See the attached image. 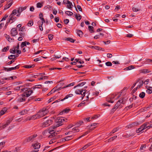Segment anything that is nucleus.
I'll list each match as a JSON object with an SVG mask.
<instances>
[{"label": "nucleus", "instance_id": "a18cd8bd", "mask_svg": "<svg viewBox=\"0 0 152 152\" xmlns=\"http://www.w3.org/2000/svg\"><path fill=\"white\" fill-rule=\"evenodd\" d=\"M9 49V46H7L4 47V48L2 50V51L3 52H6Z\"/></svg>", "mask_w": 152, "mask_h": 152}, {"label": "nucleus", "instance_id": "0eeeda50", "mask_svg": "<svg viewBox=\"0 0 152 152\" xmlns=\"http://www.w3.org/2000/svg\"><path fill=\"white\" fill-rule=\"evenodd\" d=\"M32 146L34 149L36 150H33L31 152H37L39 151V150L38 149L40 148V143L37 142L33 144L32 145Z\"/></svg>", "mask_w": 152, "mask_h": 152}, {"label": "nucleus", "instance_id": "5fc2aeb1", "mask_svg": "<svg viewBox=\"0 0 152 152\" xmlns=\"http://www.w3.org/2000/svg\"><path fill=\"white\" fill-rule=\"evenodd\" d=\"M118 130V128H116L114 129L111 132V133H114L116 132Z\"/></svg>", "mask_w": 152, "mask_h": 152}, {"label": "nucleus", "instance_id": "6e6552de", "mask_svg": "<svg viewBox=\"0 0 152 152\" xmlns=\"http://www.w3.org/2000/svg\"><path fill=\"white\" fill-rule=\"evenodd\" d=\"M52 121H53L51 120H47L42 124V127H45L49 126L52 124Z\"/></svg>", "mask_w": 152, "mask_h": 152}, {"label": "nucleus", "instance_id": "39448f33", "mask_svg": "<svg viewBox=\"0 0 152 152\" xmlns=\"http://www.w3.org/2000/svg\"><path fill=\"white\" fill-rule=\"evenodd\" d=\"M37 136V134H34L33 135L27 137L25 138L24 140V142H29L31 141L34 140V139Z\"/></svg>", "mask_w": 152, "mask_h": 152}, {"label": "nucleus", "instance_id": "4c0bfd02", "mask_svg": "<svg viewBox=\"0 0 152 152\" xmlns=\"http://www.w3.org/2000/svg\"><path fill=\"white\" fill-rule=\"evenodd\" d=\"M13 118H9L7 121V122H6V124L7 125H9L10 123L12 122V121L13 120Z\"/></svg>", "mask_w": 152, "mask_h": 152}, {"label": "nucleus", "instance_id": "69168bd1", "mask_svg": "<svg viewBox=\"0 0 152 152\" xmlns=\"http://www.w3.org/2000/svg\"><path fill=\"white\" fill-rule=\"evenodd\" d=\"M64 141V138H62L61 139L58 140V143H61Z\"/></svg>", "mask_w": 152, "mask_h": 152}, {"label": "nucleus", "instance_id": "338daca9", "mask_svg": "<svg viewBox=\"0 0 152 152\" xmlns=\"http://www.w3.org/2000/svg\"><path fill=\"white\" fill-rule=\"evenodd\" d=\"M42 6V4L41 3L39 2L37 4V8H40Z\"/></svg>", "mask_w": 152, "mask_h": 152}, {"label": "nucleus", "instance_id": "ddd939ff", "mask_svg": "<svg viewBox=\"0 0 152 152\" xmlns=\"http://www.w3.org/2000/svg\"><path fill=\"white\" fill-rule=\"evenodd\" d=\"M117 94L115 93L114 94H111L110 95L108 96V98H110V100H107V101L109 102H110L111 103H113L114 102L113 101H112L111 99H114L115 96H116L117 95Z\"/></svg>", "mask_w": 152, "mask_h": 152}, {"label": "nucleus", "instance_id": "4468645a", "mask_svg": "<svg viewBox=\"0 0 152 152\" xmlns=\"http://www.w3.org/2000/svg\"><path fill=\"white\" fill-rule=\"evenodd\" d=\"M72 96H73V95L72 94H68L66 96H65V97L63 99H58V102H60V101H63L64 100L68 98L69 97H72Z\"/></svg>", "mask_w": 152, "mask_h": 152}, {"label": "nucleus", "instance_id": "9b49d317", "mask_svg": "<svg viewBox=\"0 0 152 152\" xmlns=\"http://www.w3.org/2000/svg\"><path fill=\"white\" fill-rule=\"evenodd\" d=\"M64 83L62 80L58 82V91L60 90L61 89L64 88H63V87L64 86Z\"/></svg>", "mask_w": 152, "mask_h": 152}, {"label": "nucleus", "instance_id": "e2e57ef3", "mask_svg": "<svg viewBox=\"0 0 152 152\" xmlns=\"http://www.w3.org/2000/svg\"><path fill=\"white\" fill-rule=\"evenodd\" d=\"M139 124V123L137 122H134L132 123V125H133V126H137Z\"/></svg>", "mask_w": 152, "mask_h": 152}, {"label": "nucleus", "instance_id": "bf43d9fd", "mask_svg": "<svg viewBox=\"0 0 152 152\" xmlns=\"http://www.w3.org/2000/svg\"><path fill=\"white\" fill-rule=\"evenodd\" d=\"M8 58L9 59H13L15 58V56L14 55H11L8 56Z\"/></svg>", "mask_w": 152, "mask_h": 152}, {"label": "nucleus", "instance_id": "4d7b16f0", "mask_svg": "<svg viewBox=\"0 0 152 152\" xmlns=\"http://www.w3.org/2000/svg\"><path fill=\"white\" fill-rule=\"evenodd\" d=\"M33 24V22L31 21H30L28 23L27 25L28 26H32Z\"/></svg>", "mask_w": 152, "mask_h": 152}, {"label": "nucleus", "instance_id": "8fccbe9b", "mask_svg": "<svg viewBox=\"0 0 152 152\" xmlns=\"http://www.w3.org/2000/svg\"><path fill=\"white\" fill-rule=\"evenodd\" d=\"M65 13L67 15L69 16H71L73 14V13L72 12L69 11H66V12Z\"/></svg>", "mask_w": 152, "mask_h": 152}, {"label": "nucleus", "instance_id": "aec40b11", "mask_svg": "<svg viewBox=\"0 0 152 152\" xmlns=\"http://www.w3.org/2000/svg\"><path fill=\"white\" fill-rule=\"evenodd\" d=\"M134 66L131 65L129 66L128 67H127L124 69V70H131L132 69H134Z\"/></svg>", "mask_w": 152, "mask_h": 152}, {"label": "nucleus", "instance_id": "423d86ee", "mask_svg": "<svg viewBox=\"0 0 152 152\" xmlns=\"http://www.w3.org/2000/svg\"><path fill=\"white\" fill-rule=\"evenodd\" d=\"M65 119L67 120L66 119H65L63 117H58V127L63 124Z\"/></svg>", "mask_w": 152, "mask_h": 152}, {"label": "nucleus", "instance_id": "dca6fc26", "mask_svg": "<svg viewBox=\"0 0 152 152\" xmlns=\"http://www.w3.org/2000/svg\"><path fill=\"white\" fill-rule=\"evenodd\" d=\"M27 8L26 6H25L24 7H20L18 9V10H17V12L18 13H21L23 11L25 10Z\"/></svg>", "mask_w": 152, "mask_h": 152}, {"label": "nucleus", "instance_id": "473e14b6", "mask_svg": "<svg viewBox=\"0 0 152 152\" xmlns=\"http://www.w3.org/2000/svg\"><path fill=\"white\" fill-rule=\"evenodd\" d=\"M65 40H67V41H69L70 42L72 43L74 42L75 41V40H74L73 39L71 38L70 37L66 38Z\"/></svg>", "mask_w": 152, "mask_h": 152}, {"label": "nucleus", "instance_id": "2eb2a0df", "mask_svg": "<svg viewBox=\"0 0 152 152\" xmlns=\"http://www.w3.org/2000/svg\"><path fill=\"white\" fill-rule=\"evenodd\" d=\"M29 90H28L26 92V97H28L32 93H33V89H31L30 88H29V89H28Z\"/></svg>", "mask_w": 152, "mask_h": 152}, {"label": "nucleus", "instance_id": "79ce46f5", "mask_svg": "<svg viewBox=\"0 0 152 152\" xmlns=\"http://www.w3.org/2000/svg\"><path fill=\"white\" fill-rule=\"evenodd\" d=\"M93 27L91 26H88V29L90 31L91 33H93L94 32V31L93 30Z\"/></svg>", "mask_w": 152, "mask_h": 152}, {"label": "nucleus", "instance_id": "7ed1b4c3", "mask_svg": "<svg viewBox=\"0 0 152 152\" xmlns=\"http://www.w3.org/2000/svg\"><path fill=\"white\" fill-rule=\"evenodd\" d=\"M48 112L49 111L47 108H43L40 110L37 113L39 118H40L46 115Z\"/></svg>", "mask_w": 152, "mask_h": 152}, {"label": "nucleus", "instance_id": "7c9ffc66", "mask_svg": "<svg viewBox=\"0 0 152 152\" xmlns=\"http://www.w3.org/2000/svg\"><path fill=\"white\" fill-rule=\"evenodd\" d=\"M42 87V85H35V86L31 88V89H33V90H34L35 88H41Z\"/></svg>", "mask_w": 152, "mask_h": 152}, {"label": "nucleus", "instance_id": "680f3d73", "mask_svg": "<svg viewBox=\"0 0 152 152\" xmlns=\"http://www.w3.org/2000/svg\"><path fill=\"white\" fill-rule=\"evenodd\" d=\"M132 10H133V11L134 12H137L140 10V9H138L136 8L135 7H133L132 8Z\"/></svg>", "mask_w": 152, "mask_h": 152}, {"label": "nucleus", "instance_id": "b1692460", "mask_svg": "<svg viewBox=\"0 0 152 152\" xmlns=\"http://www.w3.org/2000/svg\"><path fill=\"white\" fill-rule=\"evenodd\" d=\"M28 110H24L19 112V114L21 115H24L27 113Z\"/></svg>", "mask_w": 152, "mask_h": 152}, {"label": "nucleus", "instance_id": "0e129e2a", "mask_svg": "<svg viewBox=\"0 0 152 152\" xmlns=\"http://www.w3.org/2000/svg\"><path fill=\"white\" fill-rule=\"evenodd\" d=\"M23 87V86H17L15 88V90H20V88H22Z\"/></svg>", "mask_w": 152, "mask_h": 152}, {"label": "nucleus", "instance_id": "052dcab7", "mask_svg": "<svg viewBox=\"0 0 152 152\" xmlns=\"http://www.w3.org/2000/svg\"><path fill=\"white\" fill-rule=\"evenodd\" d=\"M48 37L49 40H51L53 38V35L51 34H49L48 35Z\"/></svg>", "mask_w": 152, "mask_h": 152}, {"label": "nucleus", "instance_id": "bb28decb", "mask_svg": "<svg viewBox=\"0 0 152 152\" xmlns=\"http://www.w3.org/2000/svg\"><path fill=\"white\" fill-rule=\"evenodd\" d=\"M123 137H124L126 138H129L131 136H132V137L133 136V135L130 133H129L128 134H124L123 135Z\"/></svg>", "mask_w": 152, "mask_h": 152}, {"label": "nucleus", "instance_id": "774afa93", "mask_svg": "<svg viewBox=\"0 0 152 152\" xmlns=\"http://www.w3.org/2000/svg\"><path fill=\"white\" fill-rule=\"evenodd\" d=\"M5 144V142H2L0 143V147H2V148L4 147Z\"/></svg>", "mask_w": 152, "mask_h": 152}, {"label": "nucleus", "instance_id": "e433bc0d", "mask_svg": "<svg viewBox=\"0 0 152 152\" xmlns=\"http://www.w3.org/2000/svg\"><path fill=\"white\" fill-rule=\"evenodd\" d=\"M10 17V20H12V22H11V23H12L13 22H14L15 20L16 19V17L15 16H11L10 17Z\"/></svg>", "mask_w": 152, "mask_h": 152}, {"label": "nucleus", "instance_id": "ea45409f", "mask_svg": "<svg viewBox=\"0 0 152 152\" xmlns=\"http://www.w3.org/2000/svg\"><path fill=\"white\" fill-rule=\"evenodd\" d=\"M145 93L144 92H142L139 95V97L141 98H143L145 97Z\"/></svg>", "mask_w": 152, "mask_h": 152}, {"label": "nucleus", "instance_id": "393cba45", "mask_svg": "<svg viewBox=\"0 0 152 152\" xmlns=\"http://www.w3.org/2000/svg\"><path fill=\"white\" fill-rule=\"evenodd\" d=\"M80 131L79 129H78L77 127L73 128L72 129V133H75L77 132H79Z\"/></svg>", "mask_w": 152, "mask_h": 152}, {"label": "nucleus", "instance_id": "5701e85b", "mask_svg": "<svg viewBox=\"0 0 152 152\" xmlns=\"http://www.w3.org/2000/svg\"><path fill=\"white\" fill-rule=\"evenodd\" d=\"M73 138V137L72 135L67 136L64 138L65 141H69Z\"/></svg>", "mask_w": 152, "mask_h": 152}, {"label": "nucleus", "instance_id": "49530a36", "mask_svg": "<svg viewBox=\"0 0 152 152\" xmlns=\"http://www.w3.org/2000/svg\"><path fill=\"white\" fill-rule=\"evenodd\" d=\"M150 72L148 69H143L142 70V72L144 73H147Z\"/></svg>", "mask_w": 152, "mask_h": 152}, {"label": "nucleus", "instance_id": "a19ab883", "mask_svg": "<svg viewBox=\"0 0 152 152\" xmlns=\"http://www.w3.org/2000/svg\"><path fill=\"white\" fill-rule=\"evenodd\" d=\"M57 90V86H55L54 88H53L50 92L51 94H52Z\"/></svg>", "mask_w": 152, "mask_h": 152}, {"label": "nucleus", "instance_id": "f704fd0d", "mask_svg": "<svg viewBox=\"0 0 152 152\" xmlns=\"http://www.w3.org/2000/svg\"><path fill=\"white\" fill-rule=\"evenodd\" d=\"M18 12L17 10H16L15 9L13 11H12L11 14L10 15L9 17H10L11 16H14L15 15L17 14V12Z\"/></svg>", "mask_w": 152, "mask_h": 152}, {"label": "nucleus", "instance_id": "603ef678", "mask_svg": "<svg viewBox=\"0 0 152 152\" xmlns=\"http://www.w3.org/2000/svg\"><path fill=\"white\" fill-rule=\"evenodd\" d=\"M145 64H149L152 63V60L148 59L146 60Z\"/></svg>", "mask_w": 152, "mask_h": 152}, {"label": "nucleus", "instance_id": "13d9d810", "mask_svg": "<svg viewBox=\"0 0 152 152\" xmlns=\"http://www.w3.org/2000/svg\"><path fill=\"white\" fill-rule=\"evenodd\" d=\"M20 46L21 48H23L24 46H26V42H23L22 43Z\"/></svg>", "mask_w": 152, "mask_h": 152}, {"label": "nucleus", "instance_id": "c9c22d12", "mask_svg": "<svg viewBox=\"0 0 152 152\" xmlns=\"http://www.w3.org/2000/svg\"><path fill=\"white\" fill-rule=\"evenodd\" d=\"M75 16L76 19L77 20H80L81 18V16L79 14H78L77 15V14H76L75 15Z\"/></svg>", "mask_w": 152, "mask_h": 152}, {"label": "nucleus", "instance_id": "a211bd4d", "mask_svg": "<svg viewBox=\"0 0 152 152\" xmlns=\"http://www.w3.org/2000/svg\"><path fill=\"white\" fill-rule=\"evenodd\" d=\"M91 145V143H89L88 144H87L85 145L84 147H83L81 148H80V151H82L83 150L86 149L89 146H90Z\"/></svg>", "mask_w": 152, "mask_h": 152}, {"label": "nucleus", "instance_id": "72a5a7b5", "mask_svg": "<svg viewBox=\"0 0 152 152\" xmlns=\"http://www.w3.org/2000/svg\"><path fill=\"white\" fill-rule=\"evenodd\" d=\"M57 98V96H55L49 99L48 101V103H49L50 102L54 100Z\"/></svg>", "mask_w": 152, "mask_h": 152}, {"label": "nucleus", "instance_id": "09e8293b", "mask_svg": "<svg viewBox=\"0 0 152 152\" xmlns=\"http://www.w3.org/2000/svg\"><path fill=\"white\" fill-rule=\"evenodd\" d=\"M16 50L15 49H14V48L11 49L10 50V52L11 53L15 54V53Z\"/></svg>", "mask_w": 152, "mask_h": 152}, {"label": "nucleus", "instance_id": "58836bf2", "mask_svg": "<svg viewBox=\"0 0 152 152\" xmlns=\"http://www.w3.org/2000/svg\"><path fill=\"white\" fill-rule=\"evenodd\" d=\"M86 83V82H82L81 83H79L77 86H75L74 87V88H75L77 87L82 86L84 85Z\"/></svg>", "mask_w": 152, "mask_h": 152}, {"label": "nucleus", "instance_id": "c756f323", "mask_svg": "<svg viewBox=\"0 0 152 152\" xmlns=\"http://www.w3.org/2000/svg\"><path fill=\"white\" fill-rule=\"evenodd\" d=\"M19 67L18 66V65L14 67L9 68V71H10L13 70H16L18 69H19Z\"/></svg>", "mask_w": 152, "mask_h": 152}, {"label": "nucleus", "instance_id": "a878e982", "mask_svg": "<svg viewBox=\"0 0 152 152\" xmlns=\"http://www.w3.org/2000/svg\"><path fill=\"white\" fill-rule=\"evenodd\" d=\"M73 6L72 3L69 1L67 5V7L68 8L71 9L72 8Z\"/></svg>", "mask_w": 152, "mask_h": 152}, {"label": "nucleus", "instance_id": "6e6d98bb", "mask_svg": "<svg viewBox=\"0 0 152 152\" xmlns=\"http://www.w3.org/2000/svg\"><path fill=\"white\" fill-rule=\"evenodd\" d=\"M84 101H82L80 103V104H79L78 106H77V107H80L81 106H82L83 105H84V104H85V102H84Z\"/></svg>", "mask_w": 152, "mask_h": 152}, {"label": "nucleus", "instance_id": "f8f14e48", "mask_svg": "<svg viewBox=\"0 0 152 152\" xmlns=\"http://www.w3.org/2000/svg\"><path fill=\"white\" fill-rule=\"evenodd\" d=\"M11 34L12 36H15L18 34L16 28H12L11 31Z\"/></svg>", "mask_w": 152, "mask_h": 152}, {"label": "nucleus", "instance_id": "3c124183", "mask_svg": "<svg viewBox=\"0 0 152 152\" xmlns=\"http://www.w3.org/2000/svg\"><path fill=\"white\" fill-rule=\"evenodd\" d=\"M83 123V121H80L79 122L77 123L76 124V125L77 126H79L81 125Z\"/></svg>", "mask_w": 152, "mask_h": 152}, {"label": "nucleus", "instance_id": "2f4dec72", "mask_svg": "<svg viewBox=\"0 0 152 152\" xmlns=\"http://www.w3.org/2000/svg\"><path fill=\"white\" fill-rule=\"evenodd\" d=\"M117 136H115L112 137H111L108 139V142H110L112 141H113L115 139H116L117 138Z\"/></svg>", "mask_w": 152, "mask_h": 152}, {"label": "nucleus", "instance_id": "412c9836", "mask_svg": "<svg viewBox=\"0 0 152 152\" xmlns=\"http://www.w3.org/2000/svg\"><path fill=\"white\" fill-rule=\"evenodd\" d=\"M26 99L21 96H20L17 99V101L19 102H20L25 101Z\"/></svg>", "mask_w": 152, "mask_h": 152}, {"label": "nucleus", "instance_id": "f3484780", "mask_svg": "<svg viewBox=\"0 0 152 152\" xmlns=\"http://www.w3.org/2000/svg\"><path fill=\"white\" fill-rule=\"evenodd\" d=\"M7 111V108L4 107L0 112V116L4 115Z\"/></svg>", "mask_w": 152, "mask_h": 152}, {"label": "nucleus", "instance_id": "864d4df0", "mask_svg": "<svg viewBox=\"0 0 152 152\" xmlns=\"http://www.w3.org/2000/svg\"><path fill=\"white\" fill-rule=\"evenodd\" d=\"M105 64L106 66H111L112 65V63L110 61H108L105 63Z\"/></svg>", "mask_w": 152, "mask_h": 152}, {"label": "nucleus", "instance_id": "cd10ccee", "mask_svg": "<svg viewBox=\"0 0 152 152\" xmlns=\"http://www.w3.org/2000/svg\"><path fill=\"white\" fill-rule=\"evenodd\" d=\"M148 124V123H145L141 126L140 127L142 131L144 129H145L146 128H147V126Z\"/></svg>", "mask_w": 152, "mask_h": 152}, {"label": "nucleus", "instance_id": "4be33fe9", "mask_svg": "<svg viewBox=\"0 0 152 152\" xmlns=\"http://www.w3.org/2000/svg\"><path fill=\"white\" fill-rule=\"evenodd\" d=\"M76 33L80 37H82L83 35V32L80 30H77Z\"/></svg>", "mask_w": 152, "mask_h": 152}, {"label": "nucleus", "instance_id": "1a4fd4ad", "mask_svg": "<svg viewBox=\"0 0 152 152\" xmlns=\"http://www.w3.org/2000/svg\"><path fill=\"white\" fill-rule=\"evenodd\" d=\"M39 17L40 18V19L42 21H39L38 22V23L39 25V24H40L41 23H42V26L43 23L45 22V19L43 18V15L42 13H40L39 14Z\"/></svg>", "mask_w": 152, "mask_h": 152}, {"label": "nucleus", "instance_id": "9d476101", "mask_svg": "<svg viewBox=\"0 0 152 152\" xmlns=\"http://www.w3.org/2000/svg\"><path fill=\"white\" fill-rule=\"evenodd\" d=\"M39 116L37 113L36 114L34 115L28 117L27 118V120H35L39 119Z\"/></svg>", "mask_w": 152, "mask_h": 152}, {"label": "nucleus", "instance_id": "6ab92c4d", "mask_svg": "<svg viewBox=\"0 0 152 152\" xmlns=\"http://www.w3.org/2000/svg\"><path fill=\"white\" fill-rule=\"evenodd\" d=\"M11 1H12L9 4H6L5 6L4 10H5L6 9H7L11 7V6L12 5V4H13V2L12 0H11Z\"/></svg>", "mask_w": 152, "mask_h": 152}, {"label": "nucleus", "instance_id": "f03ea898", "mask_svg": "<svg viewBox=\"0 0 152 152\" xmlns=\"http://www.w3.org/2000/svg\"><path fill=\"white\" fill-rule=\"evenodd\" d=\"M125 102L126 101L124 100V98L119 100L115 104L114 107L111 110V112L114 113L119 106H120L121 107L122 105H121V104H124Z\"/></svg>", "mask_w": 152, "mask_h": 152}, {"label": "nucleus", "instance_id": "c85d7f7f", "mask_svg": "<svg viewBox=\"0 0 152 152\" xmlns=\"http://www.w3.org/2000/svg\"><path fill=\"white\" fill-rule=\"evenodd\" d=\"M8 125H7L6 123L5 124H0V130L3 129L5 128L6 127H7Z\"/></svg>", "mask_w": 152, "mask_h": 152}, {"label": "nucleus", "instance_id": "f257e3e1", "mask_svg": "<svg viewBox=\"0 0 152 152\" xmlns=\"http://www.w3.org/2000/svg\"><path fill=\"white\" fill-rule=\"evenodd\" d=\"M57 128V125L53 126L50 127L49 129L44 131L43 132V134L45 136H48L49 138H51V137H53L57 134L56 133V130Z\"/></svg>", "mask_w": 152, "mask_h": 152}, {"label": "nucleus", "instance_id": "37998d69", "mask_svg": "<svg viewBox=\"0 0 152 152\" xmlns=\"http://www.w3.org/2000/svg\"><path fill=\"white\" fill-rule=\"evenodd\" d=\"M29 88H22L21 89V90L23 92H25L26 93V92L28 91V90H29Z\"/></svg>", "mask_w": 152, "mask_h": 152}, {"label": "nucleus", "instance_id": "20e7f679", "mask_svg": "<svg viewBox=\"0 0 152 152\" xmlns=\"http://www.w3.org/2000/svg\"><path fill=\"white\" fill-rule=\"evenodd\" d=\"M87 91V90L86 89H77L75 91V93L77 94H81L82 96V99H83L85 96V94Z\"/></svg>", "mask_w": 152, "mask_h": 152}, {"label": "nucleus", "instance_id": "de8ad7c7", "mask_svg": "<svg viewBox=\"0 0 152 152\" xmlns=\"http://www.w3.org/2000/svg\"><path fill=\"white\" fill-rule=\"evenodd\" d=\"M75 84V83H71L66 86H64L63 87V88H67V87H69V86H73V85H74Z\"/></svg>", "mask_w": 152, "mask_h": 152}, {"label": "nucleus", "instance_id": "c03bdc74", "mask_svg": "<svg viewBox=\"0 0 152 152\" xmlns=\"http://www.w3.org/2000/svg\"><path fill=\"white\" fill-rule=\"evenodd\" d=\"M80 59H75V61H76V62H77L79 63L80 64H83L84 63V62L83 61H81V60H80V61H79Z\"/></svg>", "mask_w": 152, "mask_h": 152}]
</instances>
